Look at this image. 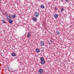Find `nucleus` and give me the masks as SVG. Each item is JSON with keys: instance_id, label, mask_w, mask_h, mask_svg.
<instances>
[{"instance_id": "6e6552de", "label": "nucleus", "mask_w": 74, "mask_h": 74, "mask_svg": "<svg viewBox=\"0 0 74 74\" xmlns=\"http://www.w3.org/2000/svg\"><path fill=\"white\" fill-rule=\"evenodd\" d=\"M36 52H37V53H38L39 52H40V49L38 48H37L36 49Z\"/></svg>"}, {"instance_id": "20e7f679", "label": "nucleus", "mask_w": 74, "mask_h": 74, "mask_svg": "<svg viewBox=\"0 0 74 74\" xmlns=\"http://www.w3.org/2000/svg\"><path fill=\"white\" fill-rule=\"evenodd\" d=\"M40 64H44L45 63V60H44L43 61H40Z\"/></svg>"}, {"instance_id": "412c9836", "label": "nucleus", "mask_w": 74, "mask_h": 74, "mask_svg": "<svg viewBox=\"0 0 74 74\" xmlns=\"http://www.w3.org/2000/svg\"><path fill=\"white\" fill-rule=\"evenodd\" d=\"M54 9L55 10H56V11H57L58 9H57V8H56V7H54Z\"/></svg>"}, {"instance_id": "a211bd4d", "label": "nucleus", "mask_w": 74, "mask_h": 74, "mask_svg": "<svg viewBox=\"0 0 74 74\" xmlns=\"http://www.w3.org/2000/svg\"><path fill=\"white\" fill-rule=\"evenodd\" d=\"M49 44H50V45H51V44H52V41L50 40L49 41Z\"/></svg>"}, {"instance_id": "f03ea898", "label": "nucleus", "mask_w": 74, "mask_h": 74, "mask_svg": "<svg viewBox=\"0 0 74 74\" xmlns=\"http://www.w3.org/2000/svg\"><path fill=\"white\" fill-rule=\"evenodd\" d=\"M40 46H44V42L42 41H41L40 42Z\"/></svg>"}, {"instance_id": "6ab92c4d", "label": "nucleus", "mask_w": 74, "mask_h": 74, "mask_svg": "<svg viewBox=\"0 0 74 74\" xmlns=\"http://www.w3.org/2000/svg\"><path fill=\"white\" fill-rule=\"evenodd\" d=\"M4 14L6 16H8V13H5Z\"/></svg>"}, {"instance_id": "4be33fe9", "label": "nucleus", "mask_w": 74, "mask_h": 74, "mask_svg": "<svg viewBox=\"0 0 74 74\" xmlns=\"http://www.w3.org/2000/svg\"><path fill=\"white\" fill-rule=\"evenodd\" d=\"M8 69H9V71H11V70H12V69H11V68H8Z\"/></svg>"}, {"instance_id": "1a4fd4ad", "label": "nucleus", "mask_w": 74, "mask_h": 74, "mask_svg": "<svg viewBox=\"0 0 74 74\" xmlns=\"http://www.w3.org/2000/svg\"><path fill=\"white\" fill-rule=\"evenodd\" d=\"M60 10L61 11H64L65 10L64 9V8H63V7H62L61 8Z\"/></svg>"}, {"instance_id": "f257e3e1", "label": "nucleus", "mask_w": 74, "mask_h": 74, "mask_svg": "<svg viewBox=\"0 0 74 74\" xmlns=\"http://www.w3.org/2000/svg\"><path fill=\"white\" fill-rule=\"evenodd\" d=\"M39 14H40L38 12H36L34 14V15L35 16V17H36V18H38V17L39 16Z\"/></svg>"}, {"instance_id": "4468645a", "label": "nucleus", "mask_w": 74, "mask_h": 74, "mask_svg": "<svg viewBox=\"0 0 74 74\" xmlns=\"http://www.w3.org/2000/svg\"><path fill=\"white\" fill-rule=\"evenodd\" d=\"M13 22V21H12V20L10 19L9 21V23H12Z\"/></svg>"}, {"instance_id": "9d476101", "label": "nucleus", "mask_w": 74, "mask_h": 74, "mask_svg": "<svg viewBox=\"0 0 74 74\" xmlns=\"http://www.w3.org/2000/svg\"><path fill=\"white\" fill-rule=\"evenodd\" d=\"M12 18H13V19H14V18H16V15L15 14H13L12 15Z\"/></svg>"}, {"instance_id": "2eb2a0df", "label": "nucleus", "mask_w": 74, "mask_h": 74, "mask_svg": "<svg viewBox=\"0 0 74 74\" xmlns=\"http://www.w3.org/2000/svg\"><path fill=\"white\" fill-rule=\"evenodd\" d=\"M40 60H41V61H43V60H45L42 57L40 58Z\"/></svg>"}, {"instance_id": "dca6fc26", "label": "nucleus", "mask_w": 74, "mask_h": 74, "mask_svg": "<svg viewBox=\"0 0 74 74\" xmlns=\"http://www.w3.org/2000/svg\"><path fill=\"white\" fill-rule=\"evenodd\" d=\"M57 34V35H60V32H59V31H57L56 32Z\"/></svg>"}, {"instance_id": "423d86ee", "label": "nucleus", "mask_w": 74, "mask_h": 74, "mask_svg": "<svg viewBox=\"0 0 74 74\" xmlns=\"http://www.w3.org/2000/svg\"><path fill=\"white\" fill-rule=\"evenodd\" d=\"M27 37H31V34L29 32H28V34L27 35Z\"/></svg>"}, {"instance_id": "ddd939ff", "label": "nucleus", "mask_w": 74, "mask_h": 74, "mask_svg": "<svg viewBox=\"0 0 74 74\" xmlns=\"http://www.w3.org/2000/svg\"><path fill=\"white\" fill-rule=\"evenodd\" d=\"M54 16L55 18H58V14H55L54 15Z\"/></svg>"}, {"instance_id": "9b49d317", "label": "nucleus", "mask_w": 74, "mask_h": 74, "mask_svg": "<svg viewBox=\"0 0 74 74\" xmlns=\"http://www.w3.org/2000/svg\"><path fill=\"white\" fill-rule=\"evenodd\" d=\"M2 22L3 23L6 24L7 23V21H4V20H2Z\"/></svg>"}, {"instance_id": "aec40b11", "label": "nucleus", "mask_w": 74, "mask_h": 74, "mask_svg": "<svg viewBox=\"0 0 74 74\" xmlns=\"http://www.w3.org/2000/svg\"><path fill=\"white\" fill-rule=\"evenodd\" d=\"M65 1L67 3H69V1H70V0H65Z\"/></svg>"}, {"instance_id": "0eeeda50", "label": "nucleus", "mask_w": 74, "mask_h": 74, "mask_svg": "<svg viewBox=\"0 0 74 74\" xmlns=\"http://www.w3.org/2000/svg\"><path fill=\"white\" fill-rule=\"evenodd\" d=\"M32 19L33 21H37V18L36 17L33 18H32Z\"/></svg>"}, {"instance_id": "7ed1b4c3", "label": "nucleus", "mask_w": 74, "mask_h": 74, "mask_svg": "<svg viewBox=\"0 0 74 74\" xmlns=\"http://www.w3.org/2000/svg\"><path fill=\"white\" fill-rule=\"evenodd\" d=\"M6 19L8 20H10V19H11V16L10 15L9 16H8L7 17Z\"/></svg>"}, {"instance_id": "f3484780", "label": "nucleus", "mask_w": 74, "mask_h": 74, "mask_svg": "<svg viewBox=\"0 0 74 74\" xmlns=\"http://www.w3.org/2000/svg\"><path fill=\"white\" fill-rule=\"evenodd\" d=\"M40 7L42 8H45V7L44 6V5H41Z\"/></svg>"}, {"instance_id": "39448f33", "label": "nucleus", "mask_w": 74, "mask_h": 74, "mask_svg": "<svg viewBox=\"0 0 74 74\" xmlns=\"http://www.w3.org/2000/svg\"><path fill=\"white\" fill-rule=\"evenodd\" d=\"M39 72L40 73V74H42V73H43V72H44V71H43V70L42 69H40L39 70Z\"/></svg>"}, {"instance_id": "f8f14e48", "label": "nucleus", "mask_w": 74, "mask_h": 74, "mask_svg": "<svg viewBox=\"0 0 74 74\" xmlns=\"http://www.w3.org/2000/svg\"><path fill=\"white\" fill-rule=\"evenodd\" d=\"M11 55L13 56H16V54H15V53H12L11 54Z\"/></svg>"}]
</instances>
